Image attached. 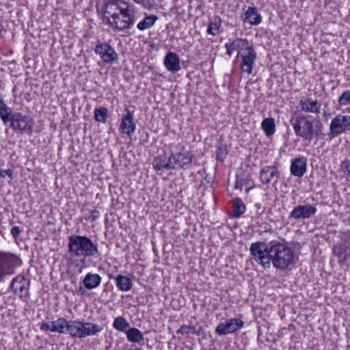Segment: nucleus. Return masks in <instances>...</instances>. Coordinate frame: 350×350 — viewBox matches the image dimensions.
<instances>
[{"mask_svg": "<svg viewBox=\"0 0 350 350\" xmlns=\"http://www.w3.org/2000/svg\"><path fill=\"white\" fill-rule=\"evenodd\" d=\"M22 121V116L21 113H16L12 116L10 118V122H11L10 126L14 130L22 131V128L21 127V122Z\"/></svg>", "mask_w": 350, "mask_h": 350, "instance_id": "obj_33", "label": "nucleus"}, {"mask_svg": "<svg viewBox=\"0 0 350 350\" xmlns=\"http://www.w3.org/2000/svg\"><path fill=\"white\" fill-rule=\"evenodd\" d=\"M300 107L301 111L304 112L312 113L315 114H318L320 112V106L318 105L316 100H312L310 98L301 100Z\"/></svg>", "mask_w": 350, "mask_h": 350, "instance_id": "obj_18", "label": "nucleus"}, {"mask_svg": "<svg viewBox=\"0 0 350 350\" xmlns=\"http://www.w3.org/2000/svg\"><path fill=\"white\" fill-rule=\"evenodd\" d=\"M317 211L315 205L306 204L297 205L293 208L288 215V218H293L296 220H304L314 216Z\"/></svg>", "mask_w": 350, "mask_h": 350, "instance_id": "obj_8", "label": "nucleus"}, {"mask_svg": "<svg viewBox=\"0 0 350 350\" xmlns=\"http://www.w3.org/2000/svg\"><path fill=\"white\" fill-rule=\"evenodd\" d=\"M221 19L219 16H215L209 21L207 28V33L212 36H217L221 32Z\"/></svg>", "mask_w": 350, "mask_h": 350, "instance_id": "obj_23", "label": "nucleus"}, {"mask_svg": "<svg viewBox=\"0 0 350 350\" xmlns=\"http://www.w3.org/2000/svg\"><path fill=\"white\" fill-rule=\"evenodd\" d=\"M16 289H18L20 291L22 292V284H20L19 286L16 288Z\"/></svg>", "mask_w": 350, "mask_h": 350, "instance_id": "obj_47", "label": "nucleus"}, {"mask_svg": "<svg viewBox=\"0 0 350 350\" xmlns=\"http://www.w3.org/2000/svg\"><path fill=\"white\" fill-rule=\"evenodd\" d=\"M125 333L130 342L139 343L144 340L143 333L135 327H129Z\"/></svg>", "mask_w": 350, "mask_h": 350, "instance_id": "obj_25", "label": "nucleus"}, {"mask_svg": "<svg viewBox=\"0 0 350 350\" xmlns=\"http://www.w3.org/2000/svg\"><path fill=\"white\" fill-rule=\"evenodd\" d=\"M126 114L122 118L120 129L128 135H131L135 131L136 126L134 122L133 112L126 109Z\"/></svg>", "mask_w": 350, "mask_h": 350, "instance_id": "obj_13", "label": "nucleus"}, {"mask_svg": "<svg viewBox=\"0 0 350 350\" xmlns=\"http://www.w3.org/2000/svg\"><path fill=\"white\" fill-rule=\"evenodd\" d=\"M23 123H25V125L23 126V131L31 132L34 124L33 120L31 118L25 116L23 117Z\"/></svg>", "mask_w": 350, "mask_h": 350, "instance_id": "obj_36", "label": "nucleus"}, {"mask_svg": "<svg viewBox=\"0 0 350 350\" xmlns=\"http://www.w3.org/2000/svg\"><path fill=\"white\" fill-rule=\"evenodd\" d=\"M227 154L226 148L219 147L218 150H217V158L219 161H222L224 160L226 155Z\"/></svg>", "mask_w": 350, "mask_h": 350, "instance_id": "obj_37", "label": "nucleus"}, {"mask_svg": "<svg viewBox=\"0 0 350 350\" xmlns=\"http://www.w3.org/2000/svg\"><path fill=\"white\" fill-rule=\"evenodd\" d=\"M12 171L10 170H0V177H5V176H10Z\"/></svg>", "mask_w": 350, "mask_h": 350, "instance_id": "obj_42", "label": "nucleus"}, {"mask_svg": "<svg viewBox=\"0 0 350 350\" xmlns=\"http://www.w3.org/2000/svg\"><path fill=\"white\" fill-rule=\"evenodd\" d=\"M107 115V109L105 107H100L94 109V118L97 122H105Z\"/></svg>", "mask_w": 350, "mask_h": 350, "instance_id": "obj_32", "label": "nucleus"}, {"mask_svg": "<svg viewBox=\"0 0 350 350\" xmlns=\"http://www.w3.org/2000/svg\"><path fill=\"white\" fill-rule=\"evenodd\" d=\"M3 277L2 276L1 273H0V282L3 280Z\"/></svg>", "mask_w": 350, "mask_h": 350, "instance_id": "obj_48", "label": "nucleus"}, {"mask_svg": "<svg viewBox=\"0 0 350 350\" xmlns=\"http://www.w3.org/2000/svg\"><path fill=\"white\" fill-rule=\"evenodd\" d=\"M99 216V212L97 210H93L91 211L88 219L90 221H94Z\"/></svg>", "mask_w": 350, "mask_h": 350, "instance_id": "obj_40", "label": "nucleus"}, {"mask_svg": "<svg viewBox=\"0 0 350 350\" xmlns=\"http://www.w3.org/2000/svg\"><path fill=\"white\" fill-rule=\"evenodd\" d=\"M341 167L347 172V174L350 177V161L346 159L341 163Z\"/></svg>", "mask_w": 350, "mask_h": 350, "instance_id": "obj_39", "label": "nucleus"}, {"mask_svg": "<svg viewBox=\"0 0 350 350\" xmlns=\"http://www.w3.org/2000/svg\"><path fill=\"white\" fill-rule=\"evenodd\" d=\"M261 125L267 136H271L275 133V124L273 118H267L264 119Z\"/></svg>", "mask_w": 350, "mask_h": 350, "instance_id": "obj_28", "label": "nucleus"}, {"mask_svg": "<svg viewBox=\"0 0 350 350\" xmlns=\"http://www.w3.org/2000/svg\"><path fill=\"white\" fill-rule=\"evenodd\" d=\"M333 252L338 258L339 261H345L350 258V249L342 243L335 245Z\"/></svg>", "mask_w": 350, "mask_h": 350, "instance_id": "obj_22", "label": "nucleus"}, {"mask_svg": "<svg viewBox=\"0 0 350 350\" xmlns=\"http://www.w3.org/2000/svg\"><path fill=\"white\" fill-rule=\"evenodd\" d=\"M350 126V115L338 114L334 117L329 125L332 137L345 133Z\"/></svg>", "mask_w": 350, "mask_h": 350, "instance_id": "obj_7", "label": "nucleus"}, {"mask_svg": "<svg viewBox=\"0 0 350 350\" xmlns=\"http://www.w3.org/2000/svg\"><path fill=\"white\" fill-rule=\"evenodd\" d=\"M245 211V206L243 201L239 198H236L234 203L233 216L234 217H240Z\"/></svg>", "mask_w": 350, "mask_h": 350, "instance_id": "obj_31", "label": "nucleus"}, {"mask_svg": "<svg viewBox=\"0 0 350 350\" xmlns=\"http://www.w3.org/2000/svg\"><path fill=\"white\" fill-rule=\"evenodd\" d=\"M164 64L167 70L175 72L180 70V58L173 52H169L165 57Z\"/></svg>", "mask_w": 350, "mask_h": 350, "instance_id": "obj_15", "label": "nucleus"}, {"mask_svg": "<svg viewBox=\"0 0 350 350\" xmlns=\"http://www.w3.org/2000/svg\"><path fill=\"white\" fill-rule=\"evenodd\" d=\"M230 46L231 50L239 51L238 54H240V51H243L247 47H251L248 45V41L246 39L237 38L230 42H228Z\"/></svg>", "mask_w": 350, "mask_h": 350, "instance_id": "obj_27", "label": "nucleus"}, {"mask_svg": "<svg viewBox=\"0 0 350 350\" xmlns=\"http://www.w3.org/2000/svg\"><path fill=\"white\" fill-rule=\"evenodd\" d=\"M297 136L310 142L315 136L323 138V125L320 120H310L305 116H297L291 120Z\"/></svg>", "mask_w": 350, "mask_h": 350, "instance_id": "obj_3", "label": "nucleus"}, {"mask_svg": "<svg viewBox=\"0 0 350 350\" xmlns=\"http://www.w3.org/2000/svg\"><path fill=\"white\" fill-rule=\"evenodd\" d=\"M18 278H16L15 279L13 280L12 284H11V288H14V284L18 282Z\"/></svg>", "mask_w": 350, "mask_h": 350, "instance_id": "obj_44", "label": "nucleus"}, {"mask_svg": "<svg viewBox=\"0 0 350 350\" xmlns=\"http://www.w3.org/2000/svg\"><path fill=\"white\" fill-rule=\"evenodd\" d=\"M241 61L240 67L248 75L252 74V69L256 59V53L252 46L247 47L240 53Z\"/></svg>", "mask_w": 350, "mask_h": 350, "instance_id": "obj_10", "label": "nucleus"}, {"mask_svg": "<svg viewBox=\"0 0 350 350\" xmlns=\"http://www.w3.org/2000/svg\"><path fill=\"white\" fill-rule=\"evenodd\" d=\"M252 258L264 268H269L271 262L278 269H286L294 264V252L284 243L272 241L267 244L257 241L250 247Z\"/></svg>", "mask_w": 350, "mask_h": 350, "instance_id": "obj_1", "label": "nucleus"}, {"mask_svg": "<svg viewBox=\"0 0 350 350\" xmlns=\"http://www.w3.org/2000/svg\"><path fill=\"white\" fill-rule=\"evenodd\" d=\"M2 107H5V103L1 99H0V109H2Z\"/></svg>", "mask_w": 350, "mask_h": 350, "instance_id": "obj_45", "label": "nucleus"}, {"mask_svg": "<svg viewBox=\"0 0 350 350\" xmlns=\"http://www.w3.org/2000/svg\"><path fill=\"white\" fill-rule=\"evenodd\" d=\"M94 51L105 63L113 64L118 60V53L111 45L106 42L98 43L96 46Z\"/></svg>", "mask_w": 350, "mask_h": 350, "instance_id": "obj_9", "label": "nucleus"}, {"mask_svg": "<svg viewBox=\"0 0 350 350\" xmlns=\"http://www.w3.org/2000/svg\"><path fill=\"white\" fill-rule=\"evenodd\" d=\"M42 331H51L53 332V321L46 322L41 324L40 327Z\"/></svg>", "mask_w": 350, "mask_h": 350, "instance_id": "obj_38", "label": "nucleus"}, {"mask_svg": "<svg viewBox=\"0 0 350 350\" xmlns=\"http://www.w3.org/2000/svg\"><path fill=\"white\" fill-rule=\"evenodd\" d=\"M173 162L171 160V155L167 157L166 154L157 157L152 163L153 167L156 170H172Z\"/></svg>", "mask_w": 350, "mask_h": 350, "instance_id": "obj_16", "label": "nucleus"}, {"mask_svg": "<svg viewBox=\"0 0 350 350\" xmlns=\"http://www.w3.org/2000/svg\"><path fill=\"white\" fill-rule=\"evenodd\" d=\"M157 20L158 16L157 15H148L137 25V27L141 31H144L152 27Z\"/></svg>", "mask_w": 350, "mask_h": 350, "instance_id": "obj_26", "label": "nucleus"}, {"mask_svg": "<svg viewBox=\"0 0 350 350\" xmlns=\"http://www.w3.org/2000/svg\"><path fill=\"white\" fill-rule=\"evenodd\" d=\"M278 173L277 168L275 165L265 166L260 171V180L263 184H268Z\"/></svg>", "mask_w": 350, "mask_h": 350, "instance_id": "obj_20", "label": "nucleus"}, {"mask_svg": "<svg viewBox=\"0 0 350 350\" xmlns=\"http://www.w3.org/2000/svg\"><path fill=\"white\" fill-rule=\"evenodd\" d=\"M350 103V90L345 91L338 98L340 105H346Z\"/></svg>", "mask_w": 350, "mask_h": 350, "instance_id": "obj_35", "label": "nucleus"}, {"mask_svg": "<svg viewBox=\"0 0 350 350\" xmlns=\"http://www.w3.org/2000/svg\"><path fill=\"white\" fill-rule=\"evenodd\" d=\"M225 47L226 49V53L229 55V56H231L232 53L234 51V50H231V46L227 42L225 44Z\"/></svg>", "mask_w": 350, "mask_h": 350, "instance_id": "obj_43", "label": "nucleus"}, {"mask_svg": "<svg viewBox=\"0 0 350 350\" xmlns=\"http://www.w3.org/2000/svg\"><path fill=\"white\" fill-rule=\"evenodd\" d=\"M113 326L118 331L126 332L130 327V324L124 317L120 316L115 318Z\"/></svg>", "mask_w": 350, "mask_h": 350, "instance_id": "obj_29", "label": "nucleus"}, {"mask_svg": "<svg viewBox=\"0 0 350 350\" xmlns=\"http://www.w3.org/2000/svg\"><path fill=\"white\" fill-rule=\"evenodd\" d=\"M53 332L59 334H68V326H70V321H67L64 318H59L55 321H53Z\"/></svg>", "mask_w": 350, "mask_h": 350, "instance_id": "obj_24", "label": "nucleus"}, {"mask_svg": "<svg viewBox=\"0 0 350 350\" xmlns=\"http://www.w3.org/2000/svg\"><path fill=\"white\" fill-rule=\"evenodd\" d=\"M244 322L237 318L227 319L224 323H219L215 332L219 335H227L234 333L244 326Z\"/></svg>", "mask_w": 350, "mask_h": 350, "instance_id": "obj_11", "label": "nucleus"}, {"mask_svg": "<svg viewBox=\"0 0 350 350\" xmlns=\"http://www.w3.org/2000/svg\"><path fill=\"white\" fill-rule=\"evenodd\" d=\"M103 330L102 325L79 320H70V326H68V334L79 338L96 335Z\"/></svg>", "mask_w": 350, "mask_h": 350, "instance_id": "obj_5", "label": "nucleus"}, {"mask_svg": "<svg viewBox=\"0 0 350 350\" xmlns=\"http://www.w3.org/2000/svg\"><path fill=\"white\" fill-rule=\"evenodd\" d=\"M68 247V252L75 257H92L99 254L97 244L85 236H70Z\"/></svg>", "mask_w": 350, "mask_h": 350, "instance_id": "obj_4", "label": "nucleus"}, {"mask_svg": "<svg viewBox=\"0 0 350 350\" xmlns=\"http://www.w3.org/2000/svg\"><path fill=\"white\" fill-rule=\"evenodd\" d=\"M11 113V109L5 103V107H2V109H0V116L3 122L6 124L10 122V115Z\"/></svg>", "mask_w": 350, "mask_h": 350, "instance_id": "obj_34", "label": "nucleus"}, {"mask_svg": "<svg viewBox=\"0 0 350 350\" xmlns=\"http://www.w3.org/2000/svg\"><path fill=\"white\" fill-rule=\"evenodd\" d=\"M244 22L249 23L251 25H257L262 21V16L254 6H249L245 12Z\"/></svg>", "mask_w": 350, "mask_h": 350, "instance_id": "obj_17", "label": "nucleus"}, {"mask_svg": "<svg viewBox=\"0 0 350 350\" xmlns=\"http://www.w3.org/2000/svg\"><path fill=\"white\" fill-rule=\"evenodd\" d=\"M134 350H142V349H139V348H136V349H135Z\"/></svg>", "mask_w": 350, "mask_h": 350, "instance_id": "obj_50", "label": "nucleus"}, {"mask_svg": "<svg viewBox=\"0 0 350 350\" xmlns=\"http://www.w3.org/2000/svg\"><path fill=\"white\" fill-rule=\"evenodd\" d=\"M105 15L110 26L119 31L130 29L135 23V12L122 0L109 1Z\"/></svg>", "mask_w": 350, "mask_h": 350, "instance_id": "obj_2", "label": "nucleus"}, {"mask_svg": "<svg viewBox=\"0 0 350 350\" xmlns=\"http://www.w3.org/2000/svg\"><path fill=\"white\" fill-rule=\"evenodd\" d=\"M193 155L190 152H178L171 154V160L173 162V169L184 167L190 165L192 162Z\"/></svg>", "mask_w": 350, "mask_h": 350, "instance_id": "obj_12", "label": "nucleus"}, {"mask_svg": "<svg viewBox=\"0 0 350 350\" xmlns=\"http://www.w3.org/2000/svg\"><path fill=\"white\" fill-rule=\"evenodd\" d=\"M202 332V329L200 327L198 329L194 326H188L186 325H182L176 331L177 334H189V333L200 336Z\"/></svg>", "mask_w": 350, "mask_h": 350, "instance_id": "obj_30", "label": "nucleus"}, {"mask_svg": "<svg viewBox=\"0 0 350 350\" xmlns=\"http://www.w3.org/2000/svg\"><path fill=\"white\" fill-rule=\"evenodd\" d=\"M102 278L100 275L88 273L83 279V284L87 289H92L98 286Z\"/></svg>", "mask_w": 350, "mask_h": 350, "instance_id": "obj_21", "label": "nucleus"}, {"mask_svg": "<svg viewBox=\"0 0 350 350\" xmlns=\"http://www.w3.org/2000/svg\"><path fill=\"white\" fill-rule=\"evenodd\" d=\"M137 3H142L144 0H134Z\"/></svg>", "mask_w": 350, "mask_h": 350, "instance_id": "obj_46", "label": "nucleus"}, {"mask_svg": "<svg viewBox=\"0 0 350 350\" xmlns=\"http://www.w3.org/2000/svg\"><path fill=\"white\" fill-rule=\"evenodd\" d=\"M11 232L13 235V237L16 239L21 234V228L18 226H14L12 227L11 230Z\"/></svg>", "mask_w": 350, "mask_h": 350, "instance_id": "obj_41", "label": "nucleus"}, {"mask_svg": "<svg viewBox=\"0 0 350 350\" xmlns=\"http://www.w3.org/2000/svg\"><path fill=\"white\" fill-rule=\"evenodd\" d=\"M20 263L21 259L18 256L0 251V273L3 278L5 274L11 272L12 269L18 266Z\"/></svg>", "mask_w": 350, "mask_h": 350, "instance_id": "obj_6", "label": "nucleus"}, {"mask_svg": "<svg viewBox=\"0 0 350 350\" xmlns=\"http://www.w3.org/2000/svg\"><path fill=\"white\" fill-rule=\"evenodd\" d=\"M108 275L110 279L114 278V277L111 274H109Z\"/></svg>", "mask_w": 350, "mask_h": 350, "instance_id": "obj_49", "label": "nucleus"}, {"mask_svg": "<svg viewBox=\"0 0 350 350\" xmlns=\"http://www.w3.org/2000/svg\"><path fill=\"white\" fill-rule=\"evenodd\" d=\"M116 284L119 291H129L133 287V280L131 277L118 275L116 278Z\"/></svg>", "mask_w": 350, "mask_h": 350, "instance_id": "obj_19", "label": "nucleus"}, {"mask_svg": "<svg viewBox=\"0 0 350 350\" xmlns=\"http://www.w3.org/2000/svg\"><path fill=\"white\" fill-rule=\"evenodd\" d=\"M307 160L305 157L295 159L291 165V172L293 176L301 177L306 173Z\"/></svg>", "mask_w": 350, "mask_h": 350, "instance_id": "obj_14", "label": "nucleus"}]
</instances>
